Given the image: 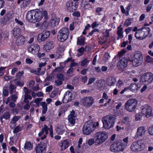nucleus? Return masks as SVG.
<instances>
[{"label": "nucleus", "mask_w": 153, "mask_h": 153, "mask_svg": "<svg viewBox=\"0 0 153 153\" xmlns=\"http://www.w3.org/2000/svg\"><path fill=\"white\" fill-rule=\"evenodd\" d=\"M95 123V122L91 120H89L86 122L83 127V134L86 135L90 134L96 128Z\"/></svg>", "instance_id": "nucleus-1"}, {"label": "nucleus", "mask_w": 153, "mask_h": 153, "mask_svg": "<svg viewBox=\"0 0 153 153\" xmlns=\"http://www.w3.org/2000/svg\"><path fill=\"white\" fill-rule=\"evenodd\" d=\"M141 115L137 114L135 115L136 119L138 120H140L142 117V115H144L146 117H149L151 115L152 110L151 107L148 104H145L141 107Z\"/></svg>", "instance_id": "nucleus-2"}, {"label": "nucleus", "mask_w": 153, "mask_h": 153, "mask_svg": "<svg viewBox=\"0 0 153 153\" xmlns=\"http://www.w3.org/2000/svg\"><path fill=\"white\" fill-rule=\"evenodd\" d=\"M69 30L68 28L63 27L57 33V39L59 42H63L68 38Z\"/></svg>", "instance_id": "nucleus-3"}, {"label": "nucleus", "mask_w": 153, "mask_h": 153, "mask_svg": "<svg viewBox=\"0 0 153 153\" xmlns=\"http://www.w3.org/2000/svg\"><path fill=\"white\" fill-rule=\"evenodd\" d=\"M137 102L136 100L131 99L128 100L125 104V108L128 111L133 112L136 109Z\"/></svg>", "instance_id": "nucleus-4"}, {"label": "nucleus", "mask_w": 153, "mask_h": 153, "mask_svg": "<svg viewBox=\"0 0 153 153\" xmlns=\"http://www.w3.org/2000/svg\"><path fill=\"white\" fill-rule=\"evenodd\" d=\"M115 118L113 116H107L102 119L103 127L106 129H109L112 127L114 124V120Z\"/></svg>", "instance_id": "nucleus-5"}, {"label": "nucleus", "mask_w": 153, "mask_h": 153, "mask_svg": "<svg viewBox=\"0 0 153 153\" xmlns=\"http://www.w3.org/2000/svg\"><path fill=\"white\" fill-rule=\"evenodd\" d=\"M153 80V74L150 72L145 73L140 77V83L148 85L151 83Z\"/></svg>", "instance_id": "nucleus-6"}, {"label": "nucleus", "mask_w": 153, "mask_h": 153, "mask_svg": "<svg viewBox=\"0 0 153 153\" xmlns=\"http://www.w3.org/2000/svg\"><path fill=\"white\" fill-rule=\"evenodd\" d=\"M145 148V144L140 140L133 142L131 146V150L134 152H140Z\"/></svg>", "instance_id": "nucleus-7"}, {"label": "nucleus", "mask_w": 153, "mask_h": 153, "mask_svg": "<svg viewBox=\"0 0 153 153\" xmlns=\"http://www.w3.org/2000/svg\"><path fill=\"white\" fill-rule=\"evenodd\" d=\"M126 148V146L122 143L120 142H114L110 148L111 152H123Z\"/></svg>", "instance_id": "nucleus-8"}, {"label": "nucleus", "mask_w": 153, "mask_h": 153, "mask_svg": "<svg viewBox=\"0 0 153 153\" xmlns=\"http://www.w3.org/2000/svg\"><path fill=\"white\" fill-rule=\"evenodd\" d=\"M48 144L47 140L42 141L38 143L35 148L36 153H45Z\"/></svg>", "instance_id": "nucleus-9"}, {"label": "nucleus", "mask_w": 153, "mask_h": 153, "mask_svg": "<svg viewBox=\"0 0 153 153\" xmlns=\"http://www.w3.org/2000/svg\"><path fill=\"white\" fill-rule=\"evenodd\" d=\"M143 57L141 53L139 51L135 52V54L132 60V63L133 65L137 66L140 65L142 62Z\"/></svg>", "instance_id": "nucleus-10"}, {"label": "nucleus", "mask_w": 153, "mask_h": 153, "mask_svg": "<svg viewBox=\"0 0 153 153\" xmlns=\"http://www.w3.org/2000/svg\"><path fill=\"white\" fill-rule=\"evenodd\" d=\"M35 10V19L36 20V22L40 21L43 18L44 16L45 19L48 17V13L47 11L46 10L42 11L39 9H36Z\"/></svg>", "instance_id": "nucleus-11"}, {"label": "nucleus", "mask_w": 153, "mask_h": 153, "mask_svg": "<svg viewBox=\"0 0 153 153\" xmlns=\"http://www.w3.org/2000/svg\"><path fill=\"white\" fill-rule=\"evenodd\" d=\"M96 145H99L104 142L108 137L107 133L100 131L96 133Z\"/></svg>", "instance_id": "nucleus-12"}, {"label": "nucleus", "mask_w": 153, "mask_h": 153, "mask_svg": "<svg viewBox=\"0 0 153 153\" xmlns=\"http://www.w3.org/2000/svg\"><path fill=\"white\" fill-rule=\"evenodd\" d=\"M79 3L78 2L69 1L67 2L66 6L68 11L70 12H73L77 9L78 7Z\"/></svg>", "instance_id": "nucleus-13"}, {"label": "nucleus", "mask_w": 153, "mask_h": 153, "mask_svg": "<svg viewBox=\"0 0 153 153\" xmlns=\"http://www.w3.org/2000/svg\"><path fill=\"white\" fill-rule=\"evenodd\" d=\"M27 50L29 52L33 54L36 55L39 52L40 48L38 45L33 43L27 47Z\"/></svg>", "instance_id": "nucleus-14"}, {"label": "nucleus", "mask_w": 153, "mask_h": 153, "mask_svg": "<svg viewBox=\"0 0 153 153\" xmlns=\"http://www.w3.org/2000/svg\"><path fill=\"white\" fill-rule=\"evenodd\" d=\"M35 10H31L28 11L26 15V19L29 22L35 23L36 20L35 19Z\"/></svg>", "instance_id": "nucleus-15"}, {"label": "nucleus", "mask_w": 153, "mask_h": 153, "mask_svg": "<svg viewBox=\"0 0 153 153\" xmlns=\"http://www.w3.org/2000/svg\"><path fill=\"white\" fill-rule=\"evenodd\" d=\"M128 61L131 62L130 59H127L126 58H122L117 62V67L119 69L122 70L127 66Z\"/></svg>", "instance_id": "nucleus-16"}, {"label": "nucleus", "mask_w": 153, "mask_h": 153, "mask_svg": "<svg viewBox=\"0 0 153 153\" xmlns=\"http://www.w3.org/2000/svg\"><path fill=\"white\" fill-rule=\"evenodd\" d=\"M76 117V114L75 111L72 109L68 117V122L70 123L71 126H72L75 125Z\"/></svg>", "instance_id": "nucleus-17"}, {"label": "nucleus", "mask_w": 153, "mask_h": 153, "mask_svg": "<svg viewBox=\"0 0 153 153\" xmlns=\"http://www.w3.org/2000/svg\"><path fill=\"white\" fill-rule=\"evenodd\" d=\"M50 35V32L48 31H43L42 33L39 34L37 37L39 42H41L44 41L48 38Z\"/></svg>", "instance_id": "nucleus-18"}, {"label": "nucleus", "mask_w": 153, "mask_h": 153, "mask_svg": "<svg viewBox=\"0 0 153 153\" xmlns=\"http://www.w3.org/2000/svg\"><path fill=\"white\" fill-rule=\"evenodd\" d=\"M94 100L92 97H85L82 100V102L86 107L91 106L94 103Z\"/></svg>", "instance_id": "nucleus-19"}, {"label": "nucleus", "mask_w": 153, "mask_h": 153, "mask_svg": "<svg viewBox=\"0 0 153 153\" xmlns=\"http://www.w3.org/2000/svg\"><path fill=\"white\" fill-rule=\"evenodd\" d=\"M26 41V39L25 37L22 35H20L17 37L16 44L18 46H22L25 45Z\"/></svg>", "instance_id": "nucleus-20"}, {"label": "nucleus", "mask_w": 153, "mask_h": 153, "mask_svg": "<svg viewBox=\"0 0 153 153\" xmlns=\"http://www.w3.org/2000/svg\"><path fill=\"white\" fill-rule=\"evenodd\" d=\"M146 131L145 128L143 126L139 127L137 132V134L135 137L136 138H140L142 137L145 134Z\"/></svg>", "instance_id": "nucleus-21"}, {"label": "nucleus", "mask_w": 153, "mask_h": 153, "mask_svg": "<svg viewBox=\"0 0 153 153\" xmlns=\"http://www.w3.org/2000/svg\"><path fill=\"white\" fill-rule=\"evenodd\" d=\"M54 42L53 41L47 42L46 44L44 45V49L46 51H49L54 48Z\"/></svg>", "instance_id": "nucleus-22"}, {"label": "nucleus", "mask_w": 153, "mask_h": 153, "mask_svg": "<svg viewBox=\"0 0 153 153\" xmlns=\"http://www.w3.org/2000/svg\"><path fill=\"white\" fill-rule=\"evenodd\" d=\"M141 84L140 82L137 84L134 82L131 83L129 87L130 90L133 92H135L141 87Z\"/></svg>", "instance_id": "nucleus-23"}, {"label": "nucleus", "mask_w": 153, "mask_h": 153, "mask_svg": "<svg viewBox=\"0 0 153 153\" xmlns=\"http://www.w3.org/2000/svg\"><path fill=\"white\" fill-rule=\"evenodd\" d=\"M12 32L13 36L17 38L20 36L22 30L20 28L16 27L13 28Z\"/></svg>", "instance_id": "nucleus-24"}, {"label": "nucleus", "mask_w": 153, "mask_h": 153, "mask_svg": "<svg viewBox=\"0 0 153 153\" xmlns=\"http://www.w3.org/2000/svg\"><path fill=\"white\" fill-rule=\"evenodd\" d=\"M12 17V15L11 14L9 13H6L1 19L3 22L6 23L10 20H11Z\"/></svg>", "instance_id": "nucleus-25"}, {"label": "nucleus", "mask_w": 153, "mask_h": 153, "mask_svg": "<svg viewBox=\"0 0 153 153\" xmlns=\"http://www.w3.org/2000/svg\"><path fill=\"white\" fill-rule=\"evenodd\" d=\"M59 19L56 17H52L50 20V22L52 27H54L58 25L59 22Z\"/></svg>", "instance_id": "nucleus-26"}, {"label": "nucleus", "mask_w": 153, "mask_h": 153, "mask_svg": "<svg viewBox=\"0 0 153 153\" xmlns=\"http://www.w3.org/2000/svg\"><path fill=\"white\" fill-rule=\"evenodd\" d=\"M121 26L122 25H120L117 28L118 30L117 31V33L118 36L117 39L118 40L122 38L123 37V28L121 27Z\"/></svg>", "instance_id": "nucleus-27"}, {"label": "nucleus", "mask_w": 153, "mask_h": 153, "mask_svg": "<svg viewBox=\"0 0 153 153\" xmlns=\"http://www.w3.org/2000/svg\"><path fill=\"white\" fill-rule=\"evenodd\" d=\"M22 2L21 5L22 8H25L27 6L30 2V0H18L17 3L20 4Z\"/></svg>", "instance_id": "nucleus-28"}, {"label": "nucleus", "mask_w": 153, "mask_h": 153, "mask_svg": "<svg viewBox=\"0 0 153 153\" xmlns=\"http://www.w3.org/2000/svg\"><path fill=\"white\" fill-rule=\"evenodd\" d=\"M106 83L109 86H113L116 83V79L112 76H109L107 79Z\"/></svg>", "instance_id": "nucleus-29"}, {"label": "nucleus", "mask_w": 153, "mask_h": 153, "mask_svg": "<svg viewBox=\"0 0 153 153\" xmlns=\"http://www.w3.org/2000/svg\"><path fill=\"white\" fill-rule=\"evenodd\" d=\"M60 146L61 150L62 151L64 150L69 146V143L67 140H65L61 142Z\"/></svg>", "instance_id": "nucleus-30"}, {"label": "nucleus", "mask_w": 153, "mask_h": 153, "mask_svg": "<svg viewBox=\"0 0 153 153\" xmlns=\"http://www.w3.org/2000/svg\"><path fill=\"white\" fill-rule=\"evenodd\" d=\"M135 36L137 39L140 40H142L145 38L143 33V32H142L141 30H137L136 32L135 33Z\"/></svg>", "instance_id": "nucleus-31"}, {"label": "nucleus", "mask_w": 153, "mask_h": 153, "mask_svg": "<svg viewBox=\"0 0 153 153\" xmlns=\"http://www.w3.org/2000/svg\"><path fill=\"white\" fill-rule=\"evenodd\" d=\"M131 6V5H128L126 8V9H125L123 6V5H121L120 7L122 13L126 14V16H128L129 15V12Z\"/></svg>", "instance_id": "nucleus-32"}, {"label": "nucleus", "mask_w": 153, "mask_h": 153, "mask_svg": "<svg viewBox=\"0 0 153 153\" xmlns=\"http://www.w3.org/2000/svg\"><path fill=\"white\" fill-rule=\"evenodd\" d=\"M97 89L100 90L104 88L105 86V81L103 79L99 80L97 82Z\"/></svg>", "instance_id": "nucleus-33"}, {"label": "nucleus", "mask_w": 153, "mask_h": 153, "mask_svg": "<svg viewBox=\"0 0 153 153\" xmlns=\"http://www.w3.org/2000/svg\"><path fill=\"white\" fill-rule=\"evenodd\" d=\"M33 147V143H31L30 141H26L24 146V148L25 149L30 151L32 149Z\"/></svg>", "instance_id": "nucleus-34"}, {"label": "nucleus", "mask_w": 153, "mask_h": 153, "mask_svg": "<svg viewBox=\"0 0 153 153\" xmlns=\"http://www.w3.org/2000/svg\"><path fill=\"white\" fill-rule=\"evenodd\" d=\"M42 130L44 132H45V135H44L40 138L41 139L43 140L46 138V135L48 134V131L50 130V128H48V127L46 125H44V127L42 128Z\"/></svg>", "instance_id": "nucleus-35"}, {"label": "nucleus", "mask_w": 153, "mask_h": 153, "mask_svg": "<svg viewBox=\"0 0 153 153\" xmlns=\"http://www.w3.org/2000/svg\"><path fill=\"white\" fill-rule=\"evenodd\" d=\"M19 117L16 116H14L13 118V121L15 122L14 123H11L10 124V128L12 129H14V128L16 126V122L18 121L19 120Z\"/></svg>", "instance_id": "nucleus-36"}, {"label": "nucleus", "mask_w": 153, "mask_h": 153, "mask_svg": "<svg viewBox=\"0 0 153 153\" xmlns=\"http://www.w3.org/2000/svg\"><path fill=\"white\" fill-rule=\"evenodd\" d=\"M140 30L145 37L148 35L150 31V29L149 27H144L142 28Z\"/></svg>", "instance_id": "nucleus-37"}, {"label": "nucleus", "mask_w": 153, "mask_h": 153, "mask_svg": "<svg viewBox=\"0 0 153 153\" xmlns=\"http://www.w3.org/2000/svg\"><path fill=\"white\" fill-rule=\"evenodd\" d=\"M65 130L63 126H60L56 128V131L59 134L62 135L65 132Z\"/></svg>", "instance_id": "nucleus-38"}, {"label": "nucleus", "mask_w": 153, "mask_h": 153, "mask_svg": "<svg viewBox=\"0 0 153 153\" xmlns=\"http://www.w3.org/2000/svg\"><path fill=\"white\" fill-rule=\"evenodd\" d=\"M28 68L30 70H28L31 73L36 75H39V73H40V72L41 70V68L40 67H39V68H37V70H34L33 69H31L30 67H29Z\"/></svg>", "instance_id": "nucleus-39"}, {"label": "nucleus", "mask_w": 153, "mask_h": 153, "mask_svg": "<svg viewBox=\"0 0 153 153\" xmlns=\"http://www.w3.org/2000/svg\"><path fill=\"white\" fill-rule=\"evenodd\" d=\"M32 99V97L28 94H25L24 102L26 103H29V101L28 100H31Z\"/></svg>", "instance_id": "nucleus-40"}, {"label": "nucleus", "mask_w": 153, "mask_h": 153, "mask_svg": "<svg viewBox=\"0 0 153 153\" xmlns=\"http://www.w3.org/2000/svg\"><path fill=\"white\" fill-rule=\"evenodd\" d=\"M85 42V39L83 37H82L80 38H78L77 41V44L79 45H83Z\"/></svg>", "instance_id": "nucleus-41"}, {"label": "nucleus", "mask_w": 153, "mask_h": 153, "mask_svg": "<svg viewBox=\"0 0 153 153\" xmlns=\"http://www.w3.org/2000/svg\"><path fill=\"white\" fill-rule=\"evenodd\" d=\"M133 21V19L129 18L128 19H126L124 24V25L128 26L131 23L132 21Z\"/></svg>", "instance_id": "nucleus-42"}, {"label": "nucleus", "mask_w": 153, "mask_h": 153, "mask_svg": "<svg viewBox=\"0 0 153 153\" xmlns=\"http://www.w3.org/2000/svg\"><path fill=\"white\" fill-rule=\"evenodd\" d=\"M129 118L128 117H125L123 118V123L127 126L130 124Z\"/></svg>", "instance_id": "nucleus-43"}, {"label": "nucleus", "mask_w": 153, "mask_h": 153, "mask_svg": "<svg viewBox=\"0 0 153 153\" xmlns=\"http://www.w3.org/2000/svg\"><path fill=\"white\" fill-rule=\"evenodd\" d=\"M126 52V49H124L119 52L117 56L120 58L123 56Z\"/></svg>", "instance_id": "nucleus-44"}, {"label": "nucleus", "mask_w": 153, "mask_h": 153, "mask_svg": "<svg viewBox=\"0 0 153 153\" xmlns=\"http://www.w3.org/2000/svg\"><path fill=\"white\" fill-rule=\"evenodd\" d=\"M10 115L8 111L5 112L2 116L5 119L7 120L9 119Z\"/></svg>", "instance_id": "nucleus-45"}, {"label": "nucleus", "mask_w": 153, "mask_h": 153, "mask_svg": "<svg viewBox=\"0 0 153 153\" xmlns=\"http://www.w3.org/2000/svg\"><path fill=\"white\" fill-rule=\"evenodd\" d=\"M16 87L13 84H11L9 87V93L10 94H12L13 92L14 89H15Z\"/></svg>", "instance_id": "nucleus-46"}, {"label": "nucleus", "mask_w": 153, "mask_h": 153, "mask_svg": "<svg viewBox=\"0 0 153 153\" xmlns=\"http://www.w3.org/2000/svg\"><path fill=\"white\" fill-rule=\"evenodd\" d=\"M7 66L5 67H0V77L2 76H3L4 74L3 71L7 68Z\"/></svg>", "instance_id": "nucleus-47"}, {"label": "nucleus", "mask_w": 153, "mask_h": 153, "mask_svg": "<svg viewBox=\"0 0 153 153\" xmlns=\"http://www.w3.org/2000/svg\"><path fill=\"white\" fill-rule=\"evenodd\" d=\"M89 62V61L86 58L84 59L81 62L80 65L82 66H84L87 63H88Z\"/></svg>", "instance_id": "nucleus-48"}, {"label": "nucleus", "mask_w": 153, "mask_h": 153, "mask_svg": "<svg viewBox=\"0 0 153 153\" xmlns=\"http://www.w3.org/2000/svg\"><path fill=\"white\" fill-rule=\"evenodd\" d=\"M110 57L108 53H105L103 57V60L105 62H108V60Z\"/></svg>", "instance_id": "nucleus-49"}, {"label": "nucleus", "mask_w": 153, "mask_h": 153, "mask_svg": "<svg viewBox=\"0 0 153 153\" xmlns=\"http://www.w3.org/2000/svg\"><path fill=\"white\" fill-rule=\"evenodd\" d=\"M111 30V29H107L104 33V36L106 38H108L110 36V31Z\"/></svg>", "instance_id": "nucleus-50"}, {"label": "nucleus", "mask_w": 153, "mask_h": 153, "mask_svg": "<svg viewBox=\"0 0 153 153\" xmlns=\"http://www.w3.org/2000/svg\"><path fill=\"white\" fill-rule=\"evenodd\" d=\"M21 130L20 128V126H16L13 131V133L14 134H15L19 132Z\"/></svg>", "instance_id": "nucleus-51"}, {"label": "nucleus", "mask_w": 153, "mask_h": 153, "mask_svg": "<svg viewBox=\"0 0 153 153\" xmlns=\"http://www.w3.org/2000/svg\"><path fill=\"white\" fill-rule=\"evenodd\" d=\"M72 15L73 16L79 17L81 16L80 13L78 11H76L74 12Z\"/></svg>", "instance_id": "nucleus-52"}, {"label": "nucleus", "mask_w": 153, "mask_h": 153, "mask_svg": "<svg viewBox=\"0 0 153 153\" xmlns=\"http://www.w3.org/2000/svg\"><path fill=\"white\" fill-rule=\"evenodd\" d=\"M24 74V72L23 71H19L16 74V77L17 78H20Z\"/></svg>", "instance_id": "nucleus-53"}, {"label": "nucleus", "mask_w": 153, "mask_h": 153, "mask_svg": "<svg viewBox=\"0 0 153 153\" xmlns=\"http://www.w3.org/2000/svg\"><path fill=\"white\" fill-rule=\"evenodd\" d=\"M103 8L102 7H98L96 9V14L99 15H100L102 14Z\"/></svg>", "instance_id": "nucleus-54"}, {"label": "nucleus", "mask_w": 153, "mask_h": 153, "mask_svg": "<svg viewBox=\"0 0 153 153\" xmlns=\"http://www.w3.org/2000/svg\"><path fill=\"white\" fill-rule=\"evenodd\" d=\"M57 77L59 80H61L62 81H64V75L62 73H60L57 75Z\"/></svg>", "instance_id": "nucleus-55"}, {"label": "nucleus", "mask_w": 153, "mask_h": 153, "mask_svg": "<svg viewBox=\"0 0 153 153\" xmlns=\"http://www.w3.org/2000/svg\"><path fill=\"white\" fill-rule=\"evenodd\" d=\"M81 81L83 83L85 84L87 82V77L86 76L81 77Z\"/></svg>", "instance_id": "nucleus-56"}, {"label": "nucleus", "mask_w": 153, "mask_h": 153, "mask_svg": "<svg viewBox=\"0 0 153 153\" xmlns=\"http://www.w3.org/2000/svg\"><path fill=\"white\" fill-rule=\"evenodd\" d=\"M3 94L4 97L8 96L9 95V92L8 90L5 89H3Z\"/></svg>", "instance_id": "nucleus-57"}, {"label": "nucleus", "mask_w": 153, "mask_h": 153, "mask_svg": "<svg viewBox=\"0 0 153 153\" xmlns=\"http://www.w3.org/2000/svg\"><path fill=\"white\" fill-rule=\"evenodd\" d=\"M43 100V98H38L35 99V100L33 101L34 103H40V102L42 101Z\"/></svg>", "instance_id": "nucleus-58"}, {"label": "nucleus", "mask_w": 153, "mask_h": 153, "mask_svg": "<svg viewBox=\"0 0 153 153\" xmlns=\"http://www.w3.org/2000/svg\"><path fill=\"white\" fill-rule=\"evenodd\" d=\"M146 61L148 62H153V59L149 56H147L146 57Z\"/></svg>", "instance_id": "nucleus-59"}, {"label": "nucleus", "mask_w": 153, "mask_h": 153, "mask_svg": "<svg viewBox=\"0 0 153 153\" xmlns=\"http://www.w3.org/2000/svg\"><path fill=\"white\" fill-rule=\"evenodd\" d=\"M55 83L56 84V86H59L62 84V81L57 80H55Z\"/></svg>", "instance_id": "nucleus-60"}, {"label": "nucleus", "mask_w": 153, "mask_h": 153, "mask_svg": "<svg viewBox=\"0 0 153 153\" xmlns=\"http://www.w3.org/2000/svg\"><path fill=\"white\" fill-rule=\"evenodd\" d=\"M94 143V140L93 138L89 139L88 141V144L90 146L92 145Z\"/></svg>", "instance_id": "nucleus-61"}, {"label": "nucleus", "mask_w": 153, "mask_h": 153, "mask_svg": "<svg viewBox=\"0 0 153 153\" xmlns=\"http://www.w3.org/2000/svg\"><path fill=\"white\" fill-rule=\"evenodd\" d=\"M15 22L17 23L18 24L21 25V26H22L23 25H24V23H23V22H22V21H20L17 18H16L15 19Z\"/></svg>", "instance_id": "nucleus-62"}, {"label": "nucleus", "mask_w": 153, "mask_h": 153, "mask_svg": "<svg viewBox=\"0 0 153 153\" xmlns=\"http://www.w3.org/2000/svg\"><path fill=\"white\" fill-rule=\"evenodd\" d=\"M53 89V86L52 85H50L47 87L45 89L46 92H49Z\"/></svg>", "instance_id": "nucleus-63"}, {"label": "nucleus", "mask_w": 153, "mask_h": 153, "mask_svg": "<svg viewBox=\"0 0 153 153\" xmlns=\"http://www.w3.org/2000/svg\"><path fill=\"white\" fill-rule=\"evenodd\" d=\"M149 133L150 135H153V125L151 127H149L148 129Z\"/></svg>", "instance_id": "nucleus-64"}]
</instances>
